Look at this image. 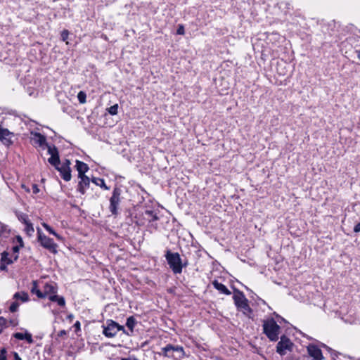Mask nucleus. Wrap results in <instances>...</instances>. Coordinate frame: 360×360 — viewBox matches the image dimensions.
Returning a JSON list of instances; mask_svg holds the SVG:
<instances>
[{
  "label": "nucleus",
  "instance_id": "1",
  "mask_svg": "<svg viewBox=\"0 0 360 360\" xmlns=\"http://www.w3.org/2000/svg\"><path fill=\"white\" fill-rule=\"evenodd\" d=\"M165 258L169 267L175 274H181L183 267L187 265V262L182 263L180 255L178 252H172L170 250H167Z\"/></svg>",
  "mask_w": 360,
  "mask_h": 360
},
{
  "label": "nucleus",
  "instance_id": "2",
  "mask_svg": "<svg viewBox=\"0 0 360 360\" xmlns=\"http://www.w3.org/2000/svg\"><path fill=\"white\" fill-rule=\"evenodd\" d=\"M159 355L172 358L174 360H181L186 356V354L183 347L168 344L161 349V352H159Z\"/></svg>",
  "mask_w": 360,
  "mask_h": 360
},
{
  "label": "nucleus",
  "instance_id": "3",
  "mask_svg": "<svg viewBox=\"0 0 360 360\" xmlns=\"http://www.w3.org/2000/svg\"><path fill=\"white\" fill-rule=\"evenodd\" d=\"M263 330L271 341L278 340L280 333V326L273 319L264 321Z\"/></svg>",
  "mask_w": 360,
  "mask_h": 360
},
{
  "label": "nucleus",
  "instance_id": "4",
  "mask_svg": "<svg viewBox=\"0 0 360 360\" xmlns=\"http://www.w3.org/2000/svg\"><path fill=\"white\" fill-rule=\"evenodd\" d=\"M233 299L237 309L245 315L249 316L252 313V309L248 304V300L242 292L237 290L234 293Z\"/></svg>",
  "mask_w": 360,
  "mask_h": 360
},
{
  "label": "nucleus",
  "instance_id": "5",
  "mask_svg": "<svg viewBox=\"0 0 360 360\" xmlns=\"http://www.w3.org/2000/svg\"><path fill=\"white\" fill-rule=\"evenodd\" d=\"M38 240L41 245L47 249L52 253L57 252V245L53 242V239L47 237L42 233L40 229H37Z\"/></svg>",
  "mask_w": 360,
  "mask_h": 360
},
{
  "label": "nucleus",
  "instance_id": "6",
  "mask_svg": "<svg viewBox=\"0 0 360 360\" xmlns=\"http://www.w3.org/2000/svg\"><path fill=\"white\" fill-rule=\"evenodd\" d=\"M120 330H122L124 333H125L124 326H120L116 322L110 320L108 321L106 326L103 327V333L108 338H112L115 336L116 334Z\"/></svg>",
  "mask_w": 360,
  "mask_h": 360
},
{
  "label": "nucleus",
  "instance_id": "7",
  "mask_svg": "<svg viewBox=\"0 0 360 360\" xmlns=\"http://www.w3.org/2000/svg\"><path fill=\"white\" fill-rule=\"evenodd\" d=\"M121 190L116 187L112 191V194L110 198L109 210L110 212L116 215L117 214V207L120 202Z\"/></svg>",
  "mask_w": 360,
  "mask_h": 360
},
{
  "label": "nucleus",
  "instance_id": "8",
  "mask_svg": "<svg viewBox=\"0 0 360 360\" xmlns=\"http://www.w3.org/2000/svg\"><path fill=\"white\" fill-rule=\"evenodd\" d=\"M292 343L290 339L285 335L281 336L280 341L276 346V352L281 354L284 355L286 354L287 350H290Z\"/></svg>",
  "mask_w": 360,
  "mask_h": 360
},
{
  "label": "nucleus",
  "instance_id": "9",
  "mask_svg": "<svg viewBox=\"0 0 360 360\" xmlns=\"http://www.w3.org/2000/svg\"><path fill=\"white\" fill-rule=\"evenodd\" d=\"M13 137L14 134L13 132H11L8 129L3 128L1 125H0V141L4 145L6 146L12 145L13 143Z\"/></svg>",
  "mask_w": 360,
  "mask_h": 360
},
{
  "label": "nucleus",
  "instance_id": "10",
  "mask_svg": "<svg viewBox=\"0 0 360 360\" xmlns=\"http://www.w3.org/2000/svg\"><path fill=\"white\" fill-rule=\"evenodd\" d=\"M70 160H66L61 166L56 167V169L60 172L61 177L66 181H70L71 179V170L70 168Z\"/></svg>",
  "mask_w": 360,
  "mask_h": 360
},
{
  "label": "nucleus",
  "instance_id": "11",
  "mask_svg": "<svg viewBox=\"0 0 360 360\" xmlns=\"http://www.w3.org/2000/svg\"><path fill=\"white\" fill-rule=\"evenodd\" d=\"M48 152L51 154V157L49 158V162L56 167H58L60 164V159L58 156V150L56 147L48 146Z\"/></svg>",
  "mask_w": 360,
  "mask_h": 360
},
{
  "label": "nucleus",
  "instance_id": "12",
  "mask_svg": "<svg viewBox=\"0 0 360 360\" xmlns=\"http://www.w3.org/2000/svg\"><path fill=\"white\" fill-rule=\"evenodd\" d=\"M307 351L309 355L313 359V360H322V352L317 346L309 345L307 347Z\"/></svg>",
  "mask_w": 360,
  "mask_h": 360
},
{
  "label": "nucleus",
  "instance_id": "13",
  "mask_svg": "<svg viewBox=\"0 0 360 360\" xmlns=\"http://www.w3.org/2000/svg\"><path fill=\"white\" fill-rule=\"evenodd\" d=\"M42 293L44 295V298L47 296L57 293V285L54 283H46L43 287Z\"/></svg>",
  "mask_w": 360,
  "mask_h": 360
},
{
  "label": "nucleus",
  "instance_id": "14",
  "mask_svg": "<svg viewBox=\"0 0 360 360\" xmlns=\"http://www.w3.org/2000/svg\"><path fill=\"white\" fill-rule=\"evenodd\" d=\"M80 179V181L78 184L77 191L82 194H84L87 188H89L90 184V179L86 176H82L81 177H78Z\"/></svg>",
  "mask_w": 360,
  "mask_h": 360
},
{
  "label": "nucleus",
  "instance_id": "15",
  "mask_svg": "<svg viewBox=\"0 0 360 360\" xmlns=\"http://www.w3.org/2000/svg\"><path fill=\"white\" fill-rule=\"evenodd\" d=\"M76 168L78 172V177H81L82 176H86L85 173L88 171L89 167L88 165L79 160L76 161Z\"/></svg>",
  "mask_w": 360,
  "mask_h": 360
},
{
  "label": "nucleus",
  "instance_id": "16",
  "mask_svg": "<svg viewBox=\"0 0 360 360\" xmlns=\"http://www.w3.org/2000/svg\"><path fill=\"white\" fill-rule=\"evenodd\" d=\"M32 140L34 143L37 144L39 146L42 147L46 145L48 147L45 136L40 133H34L33 134Z\"/></svg>",
  "mask_w": 360,
  "mask_h": 360
},
{
  "label": "nucleus",
  "instance_id": "17",
  "mask_svg": "<svg viewBox=\"0 0 360 360\" xmlns=\"http://www.w3.org/2000/svg\"><path fill=\"white\" fill-rule=\"evenodd\" d=\"M13 335L15 339L25 340L30 344L33 343L32 336L30 333L27 332H26L25 333H15Z\"/></svg>",
  "mask_w": 360,
  "mask_h": 360
},
{
  "label": "nucleus",
  "instance_id": "18",
  "mask_svg": "<svg viewBox=\"0 0 360 360\" xmlns=\"http://www.w3.org/2000/svg\"><path fill=\"white\" fill-rule=\"evenodd\" d=\"M212 285L217 290H219L220 292L229 295H231V291L222 283L218 282L217 280H214L212 282Z\"/></svg>",
  "mask_w": 360,
  "mask_h": 360
},
{
  "label": "nucleus",
  "instance_id": "19",
  "mask_svg": "<svg viewBox=\"0 0 360 360\" xmlns=\"http://www.w3.org/2000/svg\"><path fill=\"white\" fill-rule=\"evenodd\" d=\"M30 291L32 294H35L39 298H44V295L38 288V283L37 281H32V285Z\"/></svg>",
  "mask_w": 360,
  "mask_h": 360
},
{
  "label": "nucleus",
  "instance_id": "20",
  "mask_svg": "<svg viewBox=\"0 0 360 360\" xmlns=\"http://www.w3.org/2000/svg\"><path fill=\"white\" fill-rule=\"evenodd\" d=\"M49 299L51 302H56L60 307H64L65 305V298L62 296H58L56 294L51 295L49 297Z\"/></svg>",
  "mask_w": 360,
  "mask_h": 360
},
{
  "label": "nucleus",
  "instance_id": "21",
  "mask_svg": "<svg viewBox=\"0 0 360 360\" xmlns=\"http://www.w3.org/2000/svg\"><path fill=\"white\" fill-rule=\"evenodd\" d=\"M13 299L20 300L22 302H27L29 300V295L27 292L21 291L17 292L13 295Z\"/></svg>",
  "mask_w": 360,
  "mask_h": 360
},
{
  "label": "nucleus",
  "instance_id": "22",
  "mask_svg": "<svg viewBox=\"0 0 360 360\" xmlns=\"http://www.w3.org/2000/svg\"><path fill=\"white\" fill-rule=\"evenodd\" d=\"M136 324V321L134 316H129L127 319L126 326L130 330L131 333L134 331V328Z\"/></svg>",
  "mask_w": 360,
  "mask_h": 360
},
{
  "label": "nucleus",
  "instance_id": "23",
  "mask_svg": "<svg viewBox=\"0 0 360 360\" xmlns=\"http://www.w3.org/2000/svg\"><path fill=\"white\" fill-rule=\"evenodd\" d=\"M92 182L94 183L96 185L104 188L105 190L110 189V188L105 185V181L103 179L94 178L92 179Z\"/></svg>",
  "mask_w": 360,
  "mask_h": 360
},
{
  "label": "nucleus",
  "instance_id": "24",
  "mask_svg": "<svg viewBox=\"0 0 360 360\" xmlns=\"http://www.w3.org/2000/svg\"><path fill=\"white\" fill-rule=\"evenodd\" d=\"M8 253L4 252L1 254V262H5L6 264H11L13 262V259L8 258Z\"/></svg>",
  "mask_w": 360,
  "mask_h": 360
},
{
  "label": "nucleus",
  "instance_id": "25",
  "mask_svg": "<svg viewBox=\"0 0 360 360\" xmlns=\"http://www.w3.org/2000/svg\"><path fill=\"white\" fill-rule=\"evenodd\" d=\"M42 226L45 228L46 231H48L51 234L55 236L57 238L60 239V236L55 232V231L47 224L43 223Z\"/></svg>",
  "mask_w": 360,
  "mask_h": 360
},
{
  "label": "nucleus",
  "instance_id": "26",
  "mask_svg": "<svg viewBox=\"0 0 360 360\" xmlns=\"http://www.w3.org/2000/svg\"><path fill=\"white\" fill-rule=\"evenodd\" d=\"M77 98L80 103L84 104L86 103V94L84 91H79L77 94Z\"/></svg>",
  "mask_w": 360,
  "mask_h": 360
},
{
  "label": "nucleus",
  "instance_id": "27",
  "mask_svg": "<svg viewBox=\"0 0 360 360\" xmlns=\"http://www.w3.org/2000/svg\"><path fill=\"white\" fill-rule=\"evenodd\" d=\"M25 231H26L27 235L32 236L33 234V233L34 232V229L32 226V224L30 222V223L25 224Z\"/></svg>",
  "mask_w": 360,
  "mask_h": 360
},
{
  "label": "nucleus",
  "instance_id": "28",
  "mask_svg": "<svg viewBox=\"0 0 360 360\" xmlns=\"http://www.w3.org/2000/svg\"><path fill=\"white\" fill-rule=\"evenodd\" d=\"M108 112L111 115H115L117 114L118 112V105L117 104H115L112 106H110V108H108L107 109Z\"/></svg>",
  "mask_w": 360,
  "mask_h": 360
},
{
  "label": "nucleus",
  "instance_id": "29",
  "mask_svg": "<svg viewBox=\"0 0 360 360\" xmlns=\"http://www.w3.org/2000/svg\"><path fill=\"white\" fill-rule=\"evenodd\" d=\"M18 219L24 223L25 224H27L30 223V221L27 219V215L25 214H20L18 216Z\"/></svg>",
  "mask_w": 360,
  "mask_h": 360
},
{
  "label": "nucleus",
  "instance_id": "30",
  "mask_svg": "<svg viewBox=\"0 0 360 360\" xmlns=\"http://www.w3.org/2000/svg\"><path fill=\"white\" fill-rule=\"evenodd\" d=\"M20 248V247L19 245H15L12 248V251L13 252V260L18 259Z\"/></svg>",
  "mask_w": 360,
  "mask_h": 360
},
{
  "label": "nucleus",
  "instance_id": "31",
  "mask_svg": "<svg viewBox=\"0 0 360 360\" xmlns=\"http://www.w3.org/2000/svg\"><path fill=\"white\" fill-rule=\"evenodd\" d=\"M18 307H19V303L18 302H13L11 304V306L9 307V310L11 312H15L18 311Z\"/></svg>",
  "mask_w": 360,
  "mask_h": 360
},
{
  "label": "nucleus",
  "instance_id": "32",
  "mask_svg": "<svg viewBox=\"0 0 360 360\" xmlns=\"http://www.w3.org/2000/svg\"><path fill=\"white\" fill-rule=\"evenodd\" d=\"M7 351L5 348L0 349V360H7Z\"/></svg>",
  "mask_w": 360,
  "mask_h": 360
},
{
  "label": "nucleus",
  "instance_id": "33",
  "mask_svg": "<svg viewBox=\"0 0 360 360\" xmlns=\"http://www.w3.org/2000/svg\"><path fill=\"white\" fill-rule=\"evenodd\" d=\"M185 33L184 27L182 25H179V27L176 30V34L180 35H184Z\"/></svg>",
  "mask_w": 360,
  "mask_h": 360
},
{
  "label": "nucleus",
  "instance_id": "34",
  "mask_svg": "<svg viewBox=\"0 0 360 360\" xmlns=\"http://www.w3.org/2000/svg\"><path fill=\"white\" fill-rule=\"evenodd\" d=\"M7 323H8V321H7L6 319H5L3 316L0 317V326H1L5 327V328L8 327Z\"/></svg>",
  "mask_w": 360,
  "mask_h": 360
},
{
  "label": "nucleus",
  "instance_id": "35",
  "mask_svg": "<svg viewBox=\"0 0 360 360\" xmlns=\"http://www.w3.org/2000/svg\"><path fill=\"white\" fill-rule=\"evenodd\" d=\"M69 32L68 30H63L61 33V38L63 41H65L68 37Z\"/></svg>",
  "mask_w": 360,
  "mask_h": 360
},
{
  "label": "nucleus",
  "instance_id": "36",
  "mask_svg": "<svg viewBox=\"0 0 360 360\" xmlns=\"http://www.w3.org/2000/svg\"><path fill=\"white\" fill-rule=\"evenodd\" d=\"M146 214L152 216V221H156L158 219V216L155 214H153L152 211H147Z\"/></svg>",
  "mask_w": 360,
  "mask_h": 360
},
{
  "label": "nucleus",
  "instance_id": "37",
  "mask_svg": "<svg viewBox=\"0 0 360 360\" xmlns=\"http://www.w3.org/2000/svg\"><path fill=\"white\" fill-rule=\"evenodd\" d=\"M16 240L19 243V246L23 247V245H24L23 240H22V238L20 236H16Z\"/></svg>",
  "mask_w": 360,
  "mask_h": 360
},
{
  "label": "nucleus",
  "instance_id": "38",
  "mask_svg": "<svg viewBox=\"0 0 360 360\" xmlns=\"http://www.w3.org/2000/svg\"><path fill=\"white\" fill-rule=\"evenodd\" d=\"M32 191L34 193H37L39 191L38 186L36 184L32 185Z\"/></svg>",
  "mask_w": 360,
  "mask_h": 360
},
{
  "label": "nucleus",
  "instance_id": "39",
  "mask_svg": "<svg viewBox=\"0 0 360 360\" xmlns=\"http://www.w3.org/2000/svg\"><path fill=\"white\" fill-rule=\"evenodd\" d=\"M354 231L356 233L360 232V223H358L355 225L354 228Z\"/></svg>",
  "mask_w": 360,
  "mask_h": 360
},
{
  "label": "nucleus",
  "instance_id": "40",
  "mask_svg": "<svg viewBox=\"0 0 360 360\" xmlns=\"http://www.w3.org/2000/svg\"><path fill=\"white\" fill-rule=\"evenodd\" d=\"M66 334H67L66 330H60V331H59V332H58V335H58V337H63V335H65Z\"/></svg>",
  "mask_w": 360,
  "mask_h": 360
},
{
  "label": "nucleus",
  "instance_id": "41",
  "mask_svg": "<svg viewBox=\"0 0 360 360\" xmlns=\"http://www.w3.org/2000/svg\"><path fill=\"white\" fill-rule=\"evenodd\" d=\"M74 327L77 329V330H79L80 329V323L79 321H77L75 322V323L74 324Z\"/></svg>",
  "mask_w": 360,
  "mask_h": 360
},
{
  "label": "nucleus",
  "instance_id": "42",
  "mask_svg": "<svg viewBox=\"0 0 360 360\" xmlns=\"http://www.w3.org/2000/svg\"><path fill=\"white\" fill-rule=\"evenodd\" d=\"M14 358L15 360H22V359L20 357L17 352H14Z\"/></svg>",
  "mask_w": 360,
  "mask_h": 360
},
{
  "label": "nucleus",
  "instance_id": "43",
  "mask_svg": "<svg viewBox=\"0 0 360 360\" xmlns=\"http://www.w3.org/2000/svg\"><path fill=\"white\" fill-rule=\"evenodd\" d=\"M121 360H138L135 357H128V358H122Z\"/></svg>",
  "mask_w": 360,
  "mask_h": 360
},
{
  "label": "nucleus",
  "instance_id": "44",
  "mask_svg": "<svg viewBox=\"0 0 360 360\" xmlns=\"http://www.w3.org/2000/svg\"><path fill=\"white\" fill-rule=\"evenodd\" d=\"M6 265L5 264H4V262H1V265H0V269L1 270H5L6 269Z\"/></svg>",
  "mask_w": 360,
  "mask_h": 360
},
{
  "label": "nucleus",
  "instance_id": "45",
  "mask_svg": "<svg viewBox=\"0 0 360 360\" xmlns=\"http://www.w3.org/2000/svg\"><path fill=\"white\" fill-rule=\"evenodd\" d=\"M68 318L70 320H72L74 318V316L72 314L68 315Z\"/></svg>",
  "mask_w": 360,
  "mask_h": 360
},
{
  "label": "nucleus",
  "instance_id": "46",
  "mask_svg": "<svg viewBox=\"0 0 360 360\" xmlns=\"http://www.w3.org/2000/svg\"><path fill=\"white\" fill-rule=\"evenodd\" d=\"M357 53V57L360 60V51H356Z\"/></svg>",
  "mask_w": 360,
  "mask_h": 360
},
{
  "label": "nucleus",
  "instance_id": "47",
  "mask_svg": "<svg viewBox=\"0 0 360 360\" xmlns=\"http://www.w3.org/2000/svg\"><path fill=\"white\" fill-rule=\"evenodd\" d=\"M278 73H279L280 75H285V74L283 71H281V72H279V71L278 70Z\"/></svg>",
  "mask_w": 360,
  "mask_h": 360
},
{
  "label": "nucleus",
  "instance_id": "48",
  "mask_svg": "<svg viewBox=\"0 0 360 360\" xmlns=\"http://www.w3.org/2000/svg\"><path fill=\"white\" fill-rule=\"evenodd\" d=\"M10 323H11V324H13V325H14V326L16 324V323H14V321H10Z\"/></svg>",
  "mask_w": 360,
  "mask_h": 360
},
{
  "label": "nucleus",
  "instance_id": "49",
  "mask_svg": "<svg viewBox=\"0 0 360 360\" xmlns=\"http://www.w3.org/2000/svg\"><path fill=\"white\" fill-rule=\"evenodd\" d=\"M169 354H174L172 352H170Z\"/></svg>",
  "mask_w": 360,
  "mask_h": 360
},
{
  "label": "nucleus",
  "instance_id": "50",
  "mask_svg": "<svg viewBox=\"0 0 360 360\" xmlns=\"http://www.w3.org/2000/svg\"><path fill=\"white\" fill-rule=\"evenodd\" d=\"M1 332H2V330H1V329H0V333H1Z\"/></svg>",
  "mask_w": 360,
  "mask_h": 360
}]
</instances>
